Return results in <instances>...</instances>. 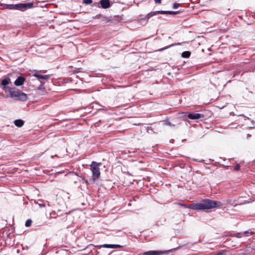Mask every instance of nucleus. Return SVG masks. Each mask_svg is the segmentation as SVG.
<instances>
[{
	"instance_id": "3",
	"label": "nucleus",
	"mask_w": 255,
	"mask_h": 255,
	"mask_svg": "<svg viewBox=\"0 0 255 255\" xmlns=\"http://www.w3.org/2000/svg\"><path fill=\"white\" fill-rule=\"evenodd\" d=\"M33 5L34 3L33 2L25 3H20L18 4H7L6 7L9 9H16L23 11L28 9L31 8L33 7Z\"/></svg>"
},
{
	"instance_id": "19",
	"label": "nucleus",
	"mask_w": 255,
	"mask_h": 255,
	"mask_svg": "<svg viewBox=\"0 0 255 255\" xmlns=\"http://www.w3.org/2000/svg\"><path fill=\"white\" fill-rule=\"evenodd\" d=\"M92 0H83V3L86 4H90L92 3Z\"/></svg>"
},
{
	"instance_id": "4",
	"label": "nucleus",
	"mask_w": 255,
	"mask_h": 255,
	"mask_svg": "<svg viewBox=\"0 0 255 255\" xmlns=\"http://www.w3.org/2000/svg\"><path fill=\"white\" fill-rule=\"evenodd\" d=\"M101 163H97L96 161H92L90 165V170L92 172V178L94 180L98 179L100 176L99 166Z\"/></svg>"
},
{
	"instance_id": "25",
	"label": "nucleus",
	"mask_w": 255,
	"mask_h": 255,
	"mask_svg": "<svg viewBox=\"0 0 255 255\" xmlns=\"http://www.w3.org/2000/svg\"><path fill=\"white\" fill-rule=\"evenodd\" d=\"M247 136H248V137H251V134H247Z\"/></svg>"
},
{
	"instance_id": "9",
	"label": "nucleus",
	"mask_w": 255,
	"mask_h": 255,
	"mask_svg": "<svg viewBox=\"0 0 255 255\" xmlns=\"http://www.w3.org/2000/svg\"><path fill=\"white\" fill-rule=\"evenodd\" d=\"M25 78L22 76L18 77L14 82V84L17 86H21L23 84Z\"/></svg>"
},
{
	"instance_id": "2",
	"label": "nucleus",
	"mask_w": 255,
	"mask_h": 255,
	"mask_svg": "<svg viewBox=\"0 0 255 255\" xmlns=\"http://www.w3.org/2000/svg\"><path fill=\"white\" fill-rule=\"evenodd\" d=\"M8 91L10 97L16 100L25 101L27 99V95L15 88H9Z\"/></svg>"
},
{
	"instance_id": "8",
	"label": "nucleus",
	"mask_w": 255,
	"mask_h": 255,
	"mask_svg": "<svg viewBox=\"0 0 255 255\" xmlns=\"http://www.w3.org/2000/svg\"><path fill=\"white\" fill-rule=\"evenodd\" d=\"M96 247H98L99 249H101L102 248L116 249L122 247V246L119 245L112 244H104L102 245L96 246Z\"/></svg>"
},
{
	"instance_id": "15",
	"label": "nucleus",
	"mask_w": 255,
	"mask_h": 255,
	"mask_svg": "<svg viewBox=\"0 0 255 255\" xmlns=\"http://www.w3.org/2000/svg\"><path fill=\"white\" fill-rule=\"evenodd\" d=\"M191 55V52L188 51H186L182 53V57L183 58H189Z\"/></svg>"
},
{
	"instance_id": "5",
	"label": "nucleus",
	"mask_w": 255,
	"mask_h": 255,
	"mask_svg": "<svg viewBox=\"0 0 255 255\" xmlns=\"http://www.w3.org/2000/svg\"><path fill=\"white\" fill-rule=\"evenodd\" d=\"M176 250L175 248L164 251H149L143 253V255H161L163 254H168Z\"/></svg>"
},
{
	"instance_id": "24",
	"label": "nucleus",
	"mask_w": 255,
	"mask_h": 255,
	"mask_svg": "<svg viewBox=\"0 0 255 255\" xmlns=\"http://www.w3.org/2000/svg\"><path fill=\"white\" fill-rule=\"evenodd\" d=\"M154 1L156 4H160L161 0H154Z\"/></svg>"
},
{
	"instance_id": "16",
	"label": "nucleus",
	"mask_w": 255,
	"mask_h": 255,
	"mask_svg": "<svg viewBox=\"0 0 255 255\" xmlns=\"http://www.w3.org/2000/svg\"><path fill=\"white\" fill-rule=\"evenodd\" d=\"M247 233H248V231H246L243 233H237L235 234V236L236 237L240 238L242 237L243 235L246 234Z\"/></svg>"
},
{
	"instance_id": "22",
	"label": "nucleus",
	"mask_w": 255,
	"mask_h": 255,
	"mask_svg": "<svg viewBox=\"0 0 255 255\" xmlns=\"http://www.w3.org/2000/svg\"><path fill=\"white\" fill-rule=\"evenodd\" d=\"M217 255H226L225 251H222L220 252Z\"/></svg>"
},
{
	"instance_id": "11",
	"label": "nucleus",
	"mask_w": 255,
	"mask_h": 255,
	"mask_svg": "<svg viewBox=\"0 0 255 255\" xmlns=\"http://www.w3.org/2000/svg\"><path fill=\"white\" fill-rule=\"evenodd\" d=\"M10 79L8 77H5L1 81V85L3 86V89L5 90L7 88L6 86L9 84Z\"/></svg>"
},
{
	"instance_id": "6",
	"label": "nucleus",
	"mask_w": 255,
	"mask_h": 255,
	"mask_svg": "<svg viewBox=\"0 0 255 255\" xmlns=\"http://www.w3.org/2000/svg\"><path fill=\"white\" fill-rule=\"evenodd\" d=\"M33 76L37 78V79L32 80V82L34 83H40V84L39 87H38V89H39L40 87L42 86V82L39 80V79L47 80L49 78V75H42L40 74L38 72H35L33 74Z\"/></svg>"
},
{
	"instance_id": "20",
	"label": "nucleus",
	"mask_w": 255,
	"mask_h": 255,
	"mask_svg": "<svg viewBox=\"0 0 255 255\" xmlns=\"http://www.w3.org/2000/svg\"><path fill=\"white\" fill-rule=\"evenodd\" d=\"M234 169L236 171H238L240 169V165L239 164H237L234 167Z\"/></svg>"
},
{
	"instance_id": "13",
	"label": "nucleus",
	"mask_w": 255,
	"mask_h": 255,
	"mask_svg": "<svg viewBox=\"0 0 255 255\" xmlns=\"http://www.w3.org/2000/svg\"><path fill=\"white\" fill-rule=\"evenodd\" d=\"M163 122L164 123V125L168 126L175 127V126H177V125L179 124V123H175L174 124L172 123L171 122H170L168 120L164 121H163Z\"/></svg>"
},
{
	"instance_id": "21",
	"label": "nucleus",
	"mask_w": 255,
	"mask_h": 255,
	"mask_svg": "<svg viewBox=\"0 0 255 255\" xmlns=\"http://www.w3.org/2000/svg\"><path fill=\"white\" fill-rule=\"evenodd\" d=\"M179 3H174L173 5V8H177L179 7Z\"/></svg>"
},
{
	"instance_id": "7",
	"label": "nucleus",
	"mask_w": 255,
	"mask_h": 255,
	"mask_svg": "<svg viewBox=\"0 0 255 255\" xmlns=\"http://www.w3.org/2000/svg\"><path fill=\"white\" fill-rule=\"evenodd\" d=\"M187 117L191 120H198L204 117V115L199 113H187Z\"/></svg>"
},
{
	"instance_id": "17",
	"label": "nucleus",
	"mask_w": 255,
	"mask_h": 255,
	"mask_svg": "<svg viewBox=\"0 0 255 255\" xmlns=\"http://www.w3.org/2000/svg\"><path fill=\"white\" fill-rule=\"evenodd\" d=\"M159 11H155L151 12L149 13L146 16L147 17V18H149V16H152L155 15L157 13H160V12Z\"/></svg>"
},
{
	"instance_id": "18",
	"label": "nucleus",
	"mask_w": 255,
	"mask_h": 255,
	"mask_svg": "<svg viewBox=\"0 0 255 255\" xmlns=\"http://www.w3.org/2000/svg\"><path fill=\"white\" fill-rule=\"evenodd\" d=\"M32 223V220L31 219H28L26 221L25 223V226L26 227H29L31 226Z\"/></svg>"
},
{
	"instance_id": "14",
	"label": "nucleus",
	"mask_w": 255,
	"mask_h": 255,
	"mask_svg": "<svg viewBox=\"0 0 255 255\" xmlns=\"http://www.w3.org/2000/svg\"><path fill=\"white\" fill-rule=\"evenodd\" d=\"M160 14H176L178 13V11H163L160 10L159 11Z\"/></svg>"
},
{
	"instance_id": "12",
	"label": "nucleus",
	"mask_w": 255,
	"mask_h": 255,
	"mask_svg": "<svg viewBox=\"0 0 255 255\" xmlns=\"http://www.w3.org/2000/svg\"><path fill=\"white\" fill-rule=\"evenodd\" d=\"M14 123L15 125L19 128L22 127L24 124V122L20 119L16 120Z\"/></svg>"
},
{
	"instance_id": "10",
	"label": "nucleus",
	"mask_w": 255,
	"mask_h": 255,
	"mask_svg": "<svg viewBox=\"0 0 255 255\" xmlns=\"http://www.w3.org/2000/svg\"><path fill=\"white\" fill-rule=\"evenodd\" d=\"M100 3L103 8H107L110 6V0H101Z\"/></svg>"
},
{
	"instance_id": "23",
	"label": "nucleus",
	"mask_w": 255,
	"mask_h": 255,
	"mask_svg": "<svg viewBox=\"0 0 255 255\" xmlns=\"http://www.w3.org/2000/svg\"><path fill=\"white\" fill-rule=\"evenodd\" d=\"M172 45H174L172 44V45H170V46H169L168 47H166L165 48H161V49H159L158 51H163V50L168 48V47H170L172 46Z\"/></svg>"
},
{
	"instance_id": "1",
	"label": "nucleus",
	"mask_w": 255,
	"mask_h": 255,
	"mask_svg": "<svg viewBox=\"0 0 255 255\" xmlns=\"http://www.w3.org/2000/svg\"><path fill=\"white\" fill-rule=\"evenodd\" d=\"M223 205L220 201L211 200L209 199L202 200L200 202L190 204L189 208L195 210H207L219 208Z\"/></svg>"
}]
</instances>
